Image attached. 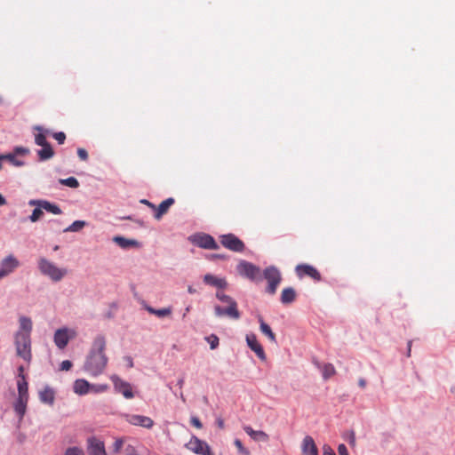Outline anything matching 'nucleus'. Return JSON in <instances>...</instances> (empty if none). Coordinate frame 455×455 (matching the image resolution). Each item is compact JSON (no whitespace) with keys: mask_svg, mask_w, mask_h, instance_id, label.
<instances>
[{"mask_svg":"<svg viewBox=\"0 0 455 455\" xmlns=\"http://www.w3.org/2000/svg\"><path fill=\"white\" fill-rule=\"evenodd\" d=\"M73 388L76 394L83 395L90 392L91 384L85 379H76Z\"/></svg>","mask_w":455,"mask_h":455,"instance_id":"24","label":"nucleus"},{"mask_svg":"<svg viewBox=\"0 0 455 455\" xmlns=\"http://www.w3.org/2000/svg\"><path fill=\"white\" fill-rule=\"evenodd\" d=\"M214 311L217 316H228L231 319L237 320L240 318L241 314L237 308V303H232L228 305L227 307H222L220 306H215Z\"/></svg>","mask_w":455,"mask_h":455,"instance_id":"15","label":"nucleus"},{"mask_svg":"<svg viewBox=\"0 0 455 455\" xmlns=\"http://www.w3.org/2000/svg\"><path fill=\"white\" fill-rule=\"evenodd\" d=\"M53 138L58 141L59 144H63L66 140V134L63 132L53 133Z\"/></svg>","mask_w":455,"mask_h":455,"instance_id":"43","label":"nucleus"},{"mask_svg":"<svg viewBox=\"0 0 455 455\" xmlns=\"http://www.w3.org/2000/svg\"><path fill=\"white\" fill-rule=\"evenodd\" d=\"M20 330L19 331L28 332L30 335V331L32 330V322L29 318L20 317Z\"/></svg>","mask_w":455,"mask_h":455,"instance_id":"33","label":"nucleus"},{"mask_svg":"<svg viewBox=\"0 0 455 455\" xmlns=\"http://www.w3.org/2000/svg\"><path fill=\"white\" fill-rule=\"evenodd\" d=\"M191 242L203 249L218 250L219 245L214 238L208 234H196L190 238Z\"/></svg>","mask_w":455,"mask_h":455,"instance_id":"8","label":"nucleus"},{"mask_svg":"<svg viewBox=\"0 0 455 455\" xmlns=\"http://www.w3.org/2000/svg\"><path fill=\"white\" fill-rule=\"evenodd\" d=\"M411 341H410V342L408 343V356H410V355H411Z\"/></svg>","mask_w":455,"mask_h":455,"instance_id":"59","label":"nucleus"},{"mask_svg":"<svg viewBox=\"0 0 455 455\" xmlns=\"http://www.w3.org/2000/svg\"><path fill=\"white\" fill-rule=\"evenodd\" d=\"M190 423L192 426H194L195 427H196L198 429H201L203 427V425L197 417H195V416L191 417Z\"/></svg>","mask_w":455,"mask_h":455,"instance_id":"46","label":"nucleus"},{"mask_svg":"<svg viewBox=\"0 0 455 455\" xmlns=\"http://www.w3.org/2000/svg\"><path fill=\"white\" fill-rule=\"evenodd\" d=\"M110 379L116 392L121 393L126 399L133 398L134 395L130 383L124 381L117 375H112Z\"/></svg>","mask_w":455,"mask_h":455,"instance_id":"12","label":"nucleus"},{"mask_svg":"<svg viewBox=\"0 0 455 455\" xmlns=\"http://www.w3.org/2000/svg\"><path fill=\"white\" fill-rule=\"evenodd\" d=\"M216 423L218 425V427L220 428V429H223L225 425H224V420L221 419V418H218L216 419Z\"/></svg>","mask_w":455,"mask_h":455,"instance_id":"52","label":"nucleus"},{"mask_svg":"<svg viewBox=\"0 0 455 455\" xmlns=\"http://www.w3.org/2000/svg\"><path fill=\"white\" fill-rule=\"evenodd\" d=\"M234 444L241 453H248V451L243 447L242 442L239 439H235Z\"/></svg>","mask_w":455,"mask_h":455,"instance_id":"44","label":"nucleus"},{"mask_svg":"<svg viewBox=\"0 0 455 455\" xmlns=\"http://www.w3.org/2000/svg\"><path fill=\"white\" fill-rule=\"evenodd\" d=\"M114 241L122 248H127L131 245H133L136 243L133 240H128L124 237L116 236L114 238Z\"/></svg>","mask_w":455,"mask_h":455,"instance_id":"37","label":"nucleus"},{"mask_svg":"<svg viewBox=\"0 0 455 455\" xmlns=\"http://www.w3.org/2000/svg\"><path fill=\"white\" fill-rule=\"evenodd\" d=\"M125 360L127 361V363H128V366L130 368H132L133 366V362H132V359L131 357H126Z\"/></svg>","mask_w":455,"mask_h":455,"instance_id":"55","label":"nucleus"},{"mask_svg":"<svg viewBox=\"0 0 455 455\" xmlns=\"http://www.w3.org/2000/svg\"><path fill=\"white\" fill-rule=\"evenodd\" d=\"M187 448L196 454L214 455L207 443L200 440L196 436L191 437L189 442L187 443Z\"/></svg>","mask_w":455,"mask_h":455,"instance_id":"9","label":"nucleus"},{"mask_svg":"<svg viewBox=\"0 0 455 455\" xmlns=\"http://www.w3.org/2000/svg\"><path fill=\"white\" fill-rule=\"evenodd\" d=\"M107 340L104 335H97L92 343L84 369L92 376L101 374L107 367L108 358L106 355Z\"/></svg>","mask_w":455,"mask_h":455,"instance_id":"1","label":"nucleus"},{"mask_svg":"<svg viewBox=\"0 0 455 455\" xmlns=\"http://www.w3.org/2000/svg\"><path fill=\"white\" fill-rule=\"evenodd\" d=\"M302 453L303 455H318V450L315 443L314 439L307 435L302 442Z\"/></svg>","mask_w":455,"mask_h":455,"instance_id":"20","label":"nucleus"},{"mask_svg":"<svg viewBox=\"0 0 455 455\" xmlns=\"http://www.w3.org/2000/svg\"><path fill=\"white\" fill-rule=\"evenodd\" d=\"M195 291H196L195 289H193L192 287H188L189 293H194Z\"/></svg>","mask_w":455,"mask_h":455,"instance_id":"60","label":"nucleus"},{"mask_svg":"<svg viewBox=\"0 0 455 455\" xmlns=\"http://www.w3.org/2000/svg\"><path fill=\"white\" fill-rule=\"evenodd\" d=\"M29 154V149L24 147L14 148L12 153L0 155V160H7L12 165L20 167L24 165V162L18 159V156H27Z\"/></svg>","mask_w":455,"mask_h":455,"instance_id":"11","label":"nucleus"},{"mask_svg":"<svg viewBox=\"0 0 455 455\" xmlns=\"http://www.w3.org/2000/svg\"><path fill=\"white\" fill-rule=\"evenodd\" d=\"M65 455H84V453L83 450L78 447H70L66 450Z\"/></svg>","mask_w":455,"mask_h":455,"instance_id":"42","label":"nucleus"},{"mask_svg":"<svg viewBox=\"0 0 455 455\" xmlns=\"http://www.w3.org/2000/svg\"><path fill=\"white\" fill-rule=\"evenodd\" d=\"M216 297L222 301L223 303H226L227 305H230L232 303H236L235 300H234L230 296L221 292L218 291L216 293Z\"/></svg>","mask_w":455,"mask_h":455,"instance_id":"38","label":"nucleus"},{"mask_svg":"<svg viewBox=\"0 0 455 455\" xmlns=\"http://www.w3.org/2000/svg\"><path fill=\"white\" fill-rule=\"evenodd\" d=\"M38 133L35 134V142L38 146H45V144L49 143L46 140L47 131H44L41 126H36L34 128Z\"/></svg>","mask_w":455,"mask_h":455,"instance_id":"30","label":"nucleus"},{"mask_svg":"<svg viewBox=\"0 0 455 455\" xmlns=\"http://www.w3.org/2000/svg\"><path fill=\"white\" fill-rule=\"evenodd\" d=\"M41 147L42 148L37 151L38 157L41 161L51 159L54 156V151L50 143Z\"/></svg>","mask_w":455,"mask_h":455,"instance_id":"28","label":"nucleus"},{"mask_svg":"<svg viewBox=\"0 0 455 455\" xmlns=\"http://www.w3.org/2000/svg\"><path fill=\"white\" fill-rule=\"evenodd\" d=\"M18 387V397L28 398V385L25 377L22 379H19L17 383Z\"/></svg>","mask_w":455,"mask_h":455,"instance_id":"32","label":"nucleus"},{"mask_svg":"<svg viewBox=\"0 0 455 455\" xmlns=\"http://www.w3.org/2000/svg\"><path fill=\"white\" fill-rule=\"evenodd\" d=\"M322 373L324 379H328L336 373V370L331 363H325L322 367Z\"/></svg>","mask_w":455,"mask_h":455,"instance_id":"34","label":"nucleus"},{"mask_svg":"<svg viewBox=\"0 0 455 455\" xmlns=\"http://www.w3.org/2000/svg\"><path fill=\"white\" fill-rule=\"evenodd\" d=\"M246 342L248 347L255 352V354L258 355V357L261 360L266 359V355L264 352V349L262 346L259 343L257 337L255 334H248L246 335Z\"/></svg>","mask_w":455,"mask_h":455,"instance_id":"17","label":"nucleus"},{"mask_svg":"<svg viewBox=\"0 0 455 455\" xmlns=\"http://www.w3.org/2000/svg\"><path fill=\"white\" fill-rule=\"evenodd\" d=\"M141 203H142V204H146V205H148V207H150L152 210H154V211H155V209H156V205H155V204H153L152 203H150L149 201H148V200H146V199H143V200H141Z\"/></svg>","mask_w":455,"mask_h":455,"instance_id":"51","label":"nucleus"},{"mask_svg":"<svg viewBox=\"0 0 455 455\" xmlns=\"http://www.w3.org/2000/svg\"><path fill=\"white\" fill-rule=\"evenodd\" d=\"M108 389V386L107 384H99V385H91L90 392L93 393H102Z\"/></svg>","mask_w":455,"mask_h":455,"instance_id":"40","label":"nucleus"},{"mask_svg":"<svg viewBox=\"0 0 455 455\" xmlns=\"http://www.w3.org/2000/svg\"><path fill=\"white\" fill-rule=\"evenodd\" d=\"M20 266L17 258L10 254L0 262V280L12 274Z\"/></svg>","mask_w":455,"mask_h":455,"instance_id":"10","label":"nucleus"},{"mask_svg":"<svg viewBox=\"0 0 455 455\" xmlns=\"http://www.w3.org/2000/svg\"><path fill=\"white\" fill-rule=\"evenodd\" d=\"M72 367V363L69 360H65L60 364V370L68 371Z\"/></svg>","mask_w":455,"mask_h":455,"instance_id":"47","label":"nucleus"},{"mask_svg":"<svg viewBox=\"0 0 455 455\" xmlns=\"http://www.w3.org/2000/svg\"><path fill=\"white\" fill-rule=\"evenodd\" d=\"M16 354L25 362L30 363L32 360L31 340L28 332L17 331L15 334Z\"/></svg>","mask_w":455,"mask_h":455,"instance_id":"3","label":"nucleus"},{"mask_svg":"<svg viewBox=\"0 0 455 455\" xmlns=\"http://www.w3.org/2000/svg\"><path fill=\"white\" fill-rule=\"evenodd\" d=\"M263 276L267 281V292L273 295L282 281V275L277 267L270 266L263 271Z\"/></svg>","mask_w":455,"mask_h":455,"instance_id":"4","label":"nucleus"},{"mask_svg":"<svg viewBox=\"0 0 455 455\" xmlns=\"http://www.w3.org/2000/svg\"><path fill=\"white\" fill-rule=\"evenodd\" d=\"M77 156L82 161H86L88 159V153L84 148H78Z\"/></svg>","mask_w":455,"mask_h":455,"instance_id":"45","label":"nucleus"},{"mask_svg":"<svg viewBox=\"0 0 455 455\" xmlns=\"http://www.w3.org/2000/svg\"><path fill=\"white\" fill-rule=\"evenodd\" d=\"M18 371H19V379H22V377H25V375L23 374V371H24V367L23 366H20L18 368Z\"/></svg>","mask_w":455,"mask_h":455,"instance_id":"54","label":"nucleus"},{"mask_svg":"<svg viewBox=\"0 0 455 455\" xmlns=\"http://www.w3.org/2000/svg\"><path fill=\"white\" fill-rule=\"evenodd\" d=\"M146 309L148 313L152 314V315H155L158 317H165V316H169L172 312V309L171 307H164V308H160V309H156L152 307H149V306H147L146 307Z\"/></svg>","mask_w":455,"mask_h":455,"instance_id":"31","label":"nucleus"},{"mask_svg":"<svg viewBox=\"0 0 455 455\" xmlns=\"http://www.w3.org/2000/svg\"><path fill=\"white\" fill-rule=\"evenodd\" d=\"M60 183L65 186H68L72 188H76L79 186L78 180L74 177H69L68 179L60 180Z\"/></svg>","mask_w":455,"mask_h":455,"instance_id":"36","label":"nucleus"},{"mask_svg":"<svg viewBox=\"0 0 455 455\" xmlns=\"http://www.w3.org/2000/svg\"><path fill=\"white\" fill-rule=\"evenodd\" d=\"M177 385L179 386L180 388H182L183 387V385H184V379H180L178 380V383Z\"/></svg>","mask_w":455,"mask_h":455,"instance_id":"57","label":"nucleus"},{"mask_svg":"<svg viewBox=\"0 0 455 455\" xmlns=\"http://www.w3.org/2000/svg\"><path fill=\"white\" fill-rule=\"evenodd\" d=\"M296 299V291L292 287L284 288L282 291L280 300L283 304H291Z\"/></svg>","mask_w":455,"mask_h":455,"instance_id":"26","label":"nucleus"},{"mask_svg":"<svg viewBox=\"0 0 455 455\" xmlns=\"http://www.w3.org/2000/svg\"><path fill=\"white\" fill-rule=\"evenodd\" d=\"M38 269L42 275L48 276L52 282H60L68 274L66 268L59 267L45 258L38 259Z\"/></svg>","mask_w":455,"mask_h":455,"instance_id":"2","label":"nucleus"},{"mask_svg":"<svg viewBox=\"0 0 455 455\" xmlns=\"http://www.w3.org/2000/svg\"><path fill=\"white\" fill-rule=\"evenodd\" d=\"M54 398V391L49 387H45L39 391V399L44 403L52 405Z\"/></svg>","mask_w":455,"mask_h":455,"instance_id":"25","label":"nucleus"},{"mask_svg":"<svg viewBox=\"0 0 455 455\" xmlns=\"http://www.w3.org/2000/svg\"><path fill=\"white\" fill-rule=\"evenodd\" d=\"M237 271L241 275H243L251 281L261 280L260 268L251 262L242 260L237 265Z\"/></svg>","mask_w":455,"mask_h":455,"instance_id":"5","label":"nucleus"},{"mask_svg":"<svg viewBox=\"0 0 455 455\" xmlns=\"http://www.w3.org/2000/svg\"><path fill=\"white\" fill-rule=\"evenodd\" d=\"M180 398H181V400H182L183 402H185V397H184V395H183L182 393L180 394Z\"/></svg>","mask_w":455,"mask_h":455,"instance_id":"61","label":"nucleus"},{"mask_svg":"<svg viewBox=\"0 0 455 455\" xmlns=\"http://www.w3.org/2000/svg\"><path fill=\"white\" fill-rule=\"evenodd\" d=\"M243 430L255 441L267 442L269 439V436L267 433L261 430H254L250 426H245Z\"/></svg>","mask_w":455,"mask_h":455,"instance_id":"22","label":"nucleus"},{"mask_svg":"<svg viewBox=\"0 0 455 455\" xmlns=\"http://www.w3.org/2000/svg\"><path fill=\"white\" fill-rule=\"evenodd\" d=\"M190 311V307H187L186 309H185V313L183 314V318L186 316L187 313H188Z\"/></svg>","mask_w":455,"mask_h":455,"instance_id":"58","label":"nucleus"},{"mask_svg":"<svg viewBox=\"0 0 455 455\" xmlns=\"http://www.w3.org/2000/svg\"><path fill=\"white\" fill-rule=\"evenodd\" d=\"M43 209L37 206L32 212V214L30 215L29 219L32 222H36L43 216Z\"/></svg>","mask_w":455,"mask_h":455,"instance_id":"39","label":"nucleus"},{"mask_svg":"<svg viewBox=\"0 0 455 455\" xmlns=\"http://www.w3.org/2000/svg\"><path fill=\"white\" fill-rule=\"evenodd\" d=\"M216 258H220V259H222L223 257L220 256V255H215Z\"/></svg>","mask_w":455,"mask_h":455,"instance_id":"62","label":"nucleus"},{"mask_svg":"<svg viewBox=\"0 0 455 455\" xmlns=\"http://www.w3.org/2000/svg\"><path fill=\"white\" fill-rule=\"evenodd\" d=\"M338 451L339 455H348L347 449L345 444H339L338 447Z\"/></svg>","mask_w":455,"mask_h":455,"instance_id":"49","label":"nucleus"},{"mask_svg":"<svg viewBox=\"0 0 455 455\" xmlns=\"http://www.w3.org/2000/svg\"><path fill=\"white\" fill-rule=\"evenodd\" d=\"M29 204L36 205L42 208L43 210H45L46 212L56 215L61 214L62 212L60 208L57 204H52L46 200H31L29 201Z\"/></svg>","mask_w":455,"mask_h":455,"instance_id":"19","label":"nucleus"},{"mask_svg":"<svg viewBox=\"0 0 455 455\" xmlns=\"http://www.w3.org/2000/svg\"><path fill=\"white\" fill-rule=\"evenodd\" d=\"M85 226V221L84 220H76L69 227L65 228V232H77L81 230Z\"/></svg>","mask_w":455,"mask_h":455,"instance_id":"35","label":"nucleus"},{"mask_svg":"<svg viewBox=\"0 0 455 455\" xmlns=\"http://www.w3.org/2000/svg\"><path fill=\"white\" fill-rule=\"evenodd\" d=\"M358 385L361 388H364L366 387V380L363 378L359 379Z\"/></svg>","mask_w":455,"mask_h":455,"instance_id":"53","label":"nucleus"},{"mask_svg":"<svg viewBox=\"0 0 455 455\" xmlns=\"http://www.w3.org/2000/svg\"><path fill=\"white\" fill-rule=\"evenodd\" d=\"M296 274L299 278L309 276L314 281L319 282L321 280V274L319 271L311 265L299 264L295 268Z\"/></svg>","mask_w":455,"mask_h":455,"instance_id":"13","label":"nucleus"},{"mask_svg":"<svg viewBox=\"0 0 455 455\" xmlns=\"http://www.w3.org/2000/svg\"><path fill=\"white\" fill-rule=\"evenodd\" d=\"M175 203V200L172 197H169L164 200L155 209V219L160 220L163 215L166 214L170 209V207Z\"/></svg>","mask_w":455,"mask_h":455,"instance_id":"21","label":"nucleus"},{"mask_svg":"<svg viewBox=\"0 0 455 455\" xmlns=\"http://www.w3.org/2000/svg\"><path fill=\"white\" fill-rule=\"evenodd\" d=\"M349 444L351 446H355V432L354 431H351L350 434H349Z\"/></svg>","mask_w":455,"mask_h":455,"instance_id":"50","label":"nucleus"},{"mask_svg":"<svg viewBox=\"0 0 455 455\" xmlns=\"http://www.w3.org/2000/svg\"><path fill=\"white\" fill-rule=\"evenodd\" d=\"M206 340L210 344L211 349H215L219 346V338L215 334H211L206 338Z\"/></svg>","mask_w":455,"mask_h":455,"instance_id":"41","label":"nucleus"},{"mask_svg":"<svg viewBox=\"0 0 455 455\" xmlns=\"http://www.w3.org/2000/svg\"><path fill=\"white\" fill-rule=\"evenodd\" d=\"M204 282L217 288H225L227 286V282L224 278H220L211 274L204 276Z\"/></svg>","mask_w":455,"mask_h":455,"instance_id":"23","label":"nucleus"},{"mask_svg":"<svg viewBox=\"0 0 455 455\" xmlns=\"http://www.w3.org/2000/svg\"><path fill=\"white\" fill-rule=\"evenodd\" d=\"M6 204L5 198L3 196V195L0 194V206L4 205Z\"/></svg>","mask_w":455,"mask_h":455,"instance_id":"56","label":"nucleus"},{"mask_svg":"<svg viewBox=\"0 0 455 455\" xmlns=\"http://www.w3.org/2000/svg\"><path fill=\"white\" fill-rule=\"evenodd\" d=\"M28 398L26 397H18L17 401L14 403V411L21 419L23 418L28 403Z\"/></svg>","mask_w":455,"mask_h":455,"instance_id":"27","label":"nucleus"},{"mask_svg":"<svg viewBox=\"0 0 455 455\" xmlns=\"http://www.w3.org/2000/svg\"><path fill=\"white\" fill-rule=\"evenodd\" d=\"M220 242L222 246L235 252H243L245 249L244 243L231 233L220 235Z\"/></svg>","mask_w":455,"mask_h":455,"instance_id":"6","label":"nucleus"},{"mask_svg":"<svg viewBox=\"0 0 455 455\" xmlns=\"http://www.w3.org/2000/svg\"><path fill=\"white\" fill-rule=\"evenodd\" d=\"M87 451L89 455H107L104 443L95 437L88 439Z\"/></svg>","mask_w":455,"mask_h":455,"instance_id":"16","label":"nucleus"},{"mask_svg":"<svg viewBox=\"0 0 455 455\" xmlns=\"http://www.w3.org/2000/svg\"><path fill=\"white\" fill-rule=\"evenodd\" d=\"M124 450V455H138L135 448L131 444L124 446V439H116L113 443L112 455L120 453Z\"/></svg>","mask_w":455,"mask_h":455,"instance_id":"18","label":"nucleus"},{"mask_svg":"<svg viewBox=\"0 0 455 455\" xmlns=\"http://www.w3.org/2000/svg\"><path fill=\"white\" fill-rule=\"evenodd\" d=\"M76 335V331L68 329L67 327L58 329L53 337L55 345L60 349H64L68 344L69 340L75 338Z\"/></svg>","mask_w":455,"mask_h":455,"instance_id":"7","label":"nucleus"},{"mask_svg":"<svg viewBox=\"0 0 455 455\" xmlns=\"http://www.w3.org/2000/svg\"><path fill=\"white\" fill-rule=\"evenodd\" d=\"M259 322L261 332L266 335L272 342H275V334L272 331L270 326L264 322L261 316L259 317Z\"/></svg>","mask_w":455,"mask_h":455,"instance_id":"29","label":"nucleus"},{"mask_svg":"<svg viewBox=\"0 0 455 455\" xmlns=\"http://www.w3.org/2000/svg\"><path fill=\"white\" fill-rule=\"evenodd\" d=\"M125 420L134 426H140L145 428H151L154 426V421L151 418L143 416V415H137V414H125L124 415Z\"/></svg>","mask_w":455,"mask_h":455,"instance_id":"14","label":"nucleus"},{"mask_svg":"<svg viewBox=\"0 0 455 455\" xmlns=\"http://www.w3.org/2000/svg\"><path fill=\"white\" fill-rule=\"evenodd\" d=\"M323 455H336L333 450L329 445H324L323 447Z\"/></svg>","mask_w":455,"mask_h":455,"instance_id":"48","label":"nucleus"}]
</instances>
